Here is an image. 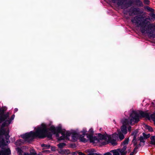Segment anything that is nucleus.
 Instances as JSON below:
<instances>
[{
	"label": "nucleus",
	"mask_w": 155,
	"mask_h": 155,
	"mask_svg": "<svg viewBox=\"0 0 155 155\" xmlns=\"http://www.w3.org/2000/svg\"><path fill=\"white\" fill-rule=\"evenodd\" d=\"M4 112V109H0V123L3 122L0 130V146L8 143L9 136L8 126L15 117V115H13L10 118L9 113L5 114Z\"/></svg>",
	"instance_id": "obj_1"
},
{
	"label": "nucleus",
	"mask_w": 155,
	"mask_h": 155,
	"mask_svg": "<svg viewBox=\"0 0 155 155\" xmlns=\"http://www.w3.org/2000/svg\"><path fill=\"white\" fill-rule=\"evenodd\" d=\"M60 130H62L60 129H58L57 130L58 132L56 133V130L54 126H51L49 128H48L46 125L42 124L40 127L37 128L35 132L31 131L29 133L22 135L21 136L26 140H32L35 137L44 138L46 136L48 130L51 131L54 134H56V135L57 136L56 134L59 132ZM57 137L58 139L59 138L58 137Z\"/></svg>",
	"instance_id": "obj_2"
},
{
	"label": "nucleus",
	"mask_w": 155,
	"mask_h": 155,
	"mask_svg": "<svg viewBox=\"0 0 155 155\" xmlns=\"http://www.w3.org/2000/svg\"><path fill=\"white\" fill-rule=\"evenodd\" d=\"M140 18L138 16L132 19L131 21L133 23L138 25L140 27L141 32L142 33H147L151 37L155 38V25L151 24L146 18L143 20H140Z\"/></svg>",
	"instance_id": "obj_3"
},
{
	"label": "nucleus",
	"mask_w": 155,
	"mask_h": 155,
	"mask_svg": "<svg viewBox=\"0 0 155 155\" xmlns=\"http://www.w3.org/2000/svg\"><path fill=\"white\" fill-rule=\"evenodd\" d=\"M149 117V114L142 111H134L131 114L130 116V121L128 119H123L121 120L123 126L121 127V131L124 134H126L127 133V127L128 125L130 124L132 125L139 121L140 117L148 118Z\"/></svg>",
	"instance_id": "obj_4"
},
{
	"label": "nucleus",
	"mask_w": 155,
	"mask_h": 155,
	"mask_svg": "<svg viewBox=\"0 0 155 155\" xmlns=\"http://www.w3.org/2000/svg\"><path fill=\"white\" fill-rule=\"evenodd\" d=\"M56 136L57 137H59L58 138V140H69V137L71 136L72 140L73 141H76L78 138L82 142H85L87 141V140L85 138H83V136L79 135L76 133H71L61 130L59 132L56 134Z\"/></svg>",
	"instance_id": "obj_5"
},
{
	"label": "nucleus",
	"mask_w": 155,
	"mask_h": 155,
	"mask_svg": "<svg viewBox=\"0 0 155 155\" xmlns=\"http://www.w3.org/2000/svg\"><path fill=\"white\" fill-rule=\"evenodd\" d=\"M87 137L89 140L90 142L93 143H97L98 142H101L102 140H106L107 137L108 139L109 137L101 134H98L97 137L96 136H93V135H87Z\"/></svg>",
	"instance_id": "obj_6"
},
{
	"label": "nucleus",
	"mask_w": 155,
	"mask_h": 155,
	"mask_svg": "<svg viewBox=\"0 0 155 155\" xmlns=\"http://www.w3.org/2000/svg\"><path fill=\"white\" fill-rule=\"evenodd\" d=\"M10 154L11 151L9 148L3 149L0 151V155H10Z\"/></svg>",
	"instance_id": "obj_7"
},
{
	"label": "nucleus",
	"mask_w": 155,
	"mask_h": 155,
	"mask_svg": "<svg viewBox=\"0 0 155 155\" xmlns=\"http://www.w3.org/2000/svg\"><path fill=\"white\" fill-rule=\"evenodd\" d=\"M58 152L59 154L62 155H68L70 153V151L67 149H60L58 150Z\"/></svg>",
	"instance_id": "obj_8"
},
{
	"label": "nucleus",
	"mask_w": 155,
	"mask_h": 155,
	"mask_svg": "<svg viewBox=\"0 0 155 155\" xmlns=\"http://www.w3.org/2000/svg\"><path fill=\"white\" fill-rule=\"evenodd\" d=\"M137 134V132H133L132 134L133 135H134V138L133 140V142L134 145H137V143L136 142V135Z\"/></svg>",
	"instance_id": "obj_9"
},
{
	"label": "nucleus",
	"mask_w": 155,
	"mask_h": 155,
	"mask_svg": "<svg viewBox=\"0 0 155 155\" xmlns=\"http://www.w3.org/2000/svg\"><path fill=\"white\" fill-rule=\"evenodd\" d=\"M87 152L89 153L87 155H95V153H94L95 151L94 149H88L86 150Z\"/></svg>",
	"instance_id": "obj_10"
},
{
	"label": "nucleus",
	"mask_w": 155,
	"mask_h": 155,
	"mask_svg": "<svg viewBox=\"0 0 155 155\" xmlns=\"http://www.w3.org/2000/svg\"><path fill=\"white\" fill-rule=\"evenodd\" d=\"M150 139L151 140L150 141V143L155 146V135L151 136Z\"/></svg>",
	"instance_id": "obj_11"
},
{
	"label": "nucleus",
	"mask_w": 155,
	"mask_h": 155,
	"mask_svg": "<svg viewBox=\"0 0 155 155\" xmlns=\"http://www.w3.org/2000/svg\"><path fill=\"white\" fill-rule=\"evenodd\" d=\"M24 142L22 140L20 139L17 140L15 143V144L17 146H19L23 143Z\"/></svg>",
	"instance_id": "obj_12"
},
{
	"label": "nucleus",
	"mask_w": 155,
	"mask_h": 155,
	"mask_svg": "<svg viewBox=\"0 0 155 155\" xmlns=\"http://www.w3.org/2000/svg\"><path fill=\"white\" fill-rule=\"evenodd\" d=\"M118 149L119 151V153L121 155H125L127 153L126 151L123 150L122 149Z\"/></svg>",
	"instance_id": "obj_13"
},
{
	"label": "nucleus",
	"mask_w": 155,
	"mask_h": 155,
	"mask_svg": "<svg viewBox=\"0 0 155 155\" xmlns=\"http://www.w3.org/2000/svg\"><path fill=\"white\" fill-rule=\"evenodd\" d=\"M136 3L138 6L142 7L143 6V3L140 0H137L136 1Z\"/></svg>",
	"instance_id": "obj_14"
},
{
	"label": "nucleus",
	"mask_w": 155,
	"mask_h": 155,
	"mask_svg": "<svg viewBox=\"0 0 155 155\" xmlns=\"http://www.w3.org/2000/svg\"><path fill=\"white\" fill-rule=\"evenodd\" d=\"M111 152H113L114 155H120L119 151L118 149L112 150Z\"/></svg>",
	"instance_id": "obj_15"
},
{
	"label": "nucleus",
	"mask_w": 155,
	"mask_h": 155,
	"mask_svg": "<svg viewBox=\"0 0 155 155\" xmlns=\"http://www.w3.org/2000/svg\"><path fill=\"white\" fill-rule=\"evenodd\" d=\"M65 145V143H62L58 144V146L59 148L60 149H61L64 147Z\"/></svg>",
	"instance_id": "obj_16"
},
{
	"label": "nucleus",
	"mask_w": 155,
	"mask_h": 155,
	"mask_svg": "<svg viewBox=\"0 0 155 155\" xmlns=\"http://www.w3.org/2000/svg\"><path fill=\"white\" fill-rule=\"evenodd\" d=\"M118 137L120 140H123L124 138V134H122L121 132L118 133Z\"/></svg>",
	"instance_id": "obj_17"
},
{
	"label": "nucleus",
	"mask_w": 155,
	"mask_h": 155,
	"mask_svg": "<svg viewBox=\"0 0 155 155\" xmlns=\"http://www.w3.org/2000/svg\"><path fill=\"white\" fill-rule=\"evenodd\" d=\"M129 142V139L128 138H127L125 139V140L124 141V142L122 143V145H125L127 146V145L128 143Z\"/></svg>",
	"instance_id": "obj_18"
},
{
	"label": "nucleus",
	"mask_w": 155,
	"mask_h": 155,
	"mask_svg": "<svg viewBox=\"0 0 155 155\" xmlns=\"http://www.w3.org/2000/svg\"><path fill=\"white\" fill-rule=\"evenodd\" d=\"M109 142L111 143V144L113 146H115L117 145V143L116 141L115 140H110Z\"/></svg>",
	"instance_id": "obj_19"
},
{
	"label": "nucleus",
	"mask_w": 155,
	"mask_h": 155,
	"mask_svg": "<svg viewBox=\"0 0 155 155\" xmlns=\"http://www.w3.org/2000/svg\"><path fill=\"white\" fill-rule=\"evenodd\" d=\"M139 11V9L138 8H134L133 9V13L134 15L136 14Z\"/></svg>",
	"instance_id": "obj_20"
},
{
	"label": "nucleus",
	"mask_w": 155,
	"mask_h": 155,
	"mask_svg": "<svg viewBox=\"0 0 155 155\" xmlns=\"http://www.w3.org/2000/svg\"><path fill=\"white\" fill-rule=\"evenodd\" d=\"M146 9L148 10L149 12H153L154 11V9H152V8L148 6H147L146 7Z\"/></svg>",
	"instance_id": "obj_21"
},
{
	"label": "nucleus",
	"mask_w": 155,
	"mask_h": 155,
	"mask_svg": "<svg viewBox=\"0 0 155 155\" xmlns=\"http://www.w3.org/2000/svg\"><path fill=\"white\" fill-rule=\"evenodd\" d=\"M143 135L144 137L146 139H147L150 136V134H146L144 133H143Z\"/></svg>",
	"instance_id": "obj_22"
},
{
	"label": "nucleus",
	"mask_w": 155,
	"mask_h": 155,
	"mask_svg": "<svg viewBox=\"0 0 155 155\" xmlns=\"http://www.w3.org/2000/svg\"><path fill=\"white\" fill-rule=\"evenodd\" d=\"M17 152L19 155H22L23 151L20 148H18Z\"/></svg>",
	"instance_id": "obj_23"
},
{
	"label": "nucleus",
	"mask_w": 155,
	"mask_h": 155,
	"mask_svg": "<svg viewBox=\"0 0 155 155\" xmlns=\"http://www.w3.org/2000/svg\"><path fill=\"white\" fill-rule=\"evenodd\" d=\"M37 153L36 152H34L33 153H25L24 155H36Z\"/></svg>",
	"instance_id": "obj_24"
},
{
	"label": "nucleus",
	"mask_w": 155,
	"mask_h": 155,
	"mask_svg": "<svg viewBox=\"0 0 155 155\" xmlns=\"http://www.w3.org/2000/svg\"><path fill=\"white\" fill-rule=\"evenodd\" d=\"M41 146L42 147H45L46 148H47V149L49 148L50 147V145H47L45 144L44 143H43V144H41Z\"/></svg>",
	"instance_id": "obj_25"
},
{
	"label": "nucleus",
	"mask_w": 155,
	"mask_h": 155,
	"mask_svg": "<svg viewBox=\"0 0 155 155\" xmlns=\"http://www.w3.org/2000/svg\"><path fill=\"white\" fill-rule=\"evenodd\" d=\"M139 140L140 142H145V141H144V138L142 136H140V137Z\"/></svg>",
	"instance_id": "obj_26"
},
{
	"label": "nucleus",
	"mask_w": 155,
	"mask_h": 155,
	"mask_svg": "<svg viewBox=\"0 0 155 155\" xmlns=\"http://www.w3.org/2000/svg\"><path fill=\"white\" fill-rule=\"evenodd\" d=\"M88 132L89 134H88V135H92L93 134V130L92 128L90 129L88 131Z\"/></svg>",
	"instance_id": "obj_27"
},
{
	"label": "nucleus",
	"mask_w": 155,
	"mask_h": 155,
	"mask_svg": "<svg viewBox=\"0 0 155 155\" xmlns=\"http://www.w3.org/2000/svg\"><path fill=\"white\" fill-rule=\"evenodd\" d=\"M151 118L153 119V120L155 122V113L152 114L150 116Z\"/></svg>",
	"instance_id": "obj_28"
},
{
	"label": "nucleus",
	"mask_w": 155,
	"mask_h": 155,
	"mask_svg": "<svg viewBox=\"0 0 155 155\" xmlns=\"http://www.w3.org/2000/svg\"><path fill=\"white\" fill-rule=\"evenodd\" d=\"M144 3L145 4L148 5L150 3V1L149 0H144Z\"/></svg>",
	"instance_id": "obj_29"
},
{
	"label": "nucleus",
	"mask_w": 155,
	"mask_h": 155,
	"mask_svg": "<svg viewBox=\"0 0 155 155\" xmlns=\"http://www.w3.org/2000/svg\"><path fill=\"white\" fill-rule=\"evenodd\" d=\"M146 127L147 129H148L150 131H153L152 128L149 126L147 125L146 126Z\"/></svg>",
	"instance_id": "obj_30"
},
{
	"label": "nucleus",
	"mask_w": 155,
	"mask_h": 155,
	"mask_svg": "<svg viewBox=\"0 0 155 155\" xmlns=\"http://www.w3.org/2000/svg\"><path fill=\"white\" fill-rule=\"evenodd\" d=\"M86 131L85 130H83L82 131L81 133H82L83 135L82 136H83V137H84V136L86 134Z\"/></svg>",
	"instance_id": "obj_31"
},
{
	"label": "nucleus",
	"mask_w": 155,
	"mask_h": 155,
	"mask_svg": "<svg viewBox=\"0 0 155 155\" xmlns=\"http://www.w3.org/2000/svg\"><path fill=\"white\" fill-rule=\"evenodd\" d=\"M111 151L110 152H107L104 154V155H112V154L111 153Z\"/></svg>",
	"instance_id": "obj_32"
},
{
	"label": "nucleus",
	"mask_w": 155,
	"mask_h": 155,
	"mask_svg": "<svg viewBox=\"0 0 155 155\" xmlns=\"http://www.w3.org/2000/svg\"><path fill=\"white\" fill-rule=\"evenodd\" d=\"M123 148H122V149L123 150L126 151V150L127 148V146H125H125L123 145Z\"/></svg>",
	"instance_id": "obj_33"
},
{
	"label": "nucleus",
	"mask_w": 155,
	"mask_h": 155,
	"mask_svg": "<svg viewBox=\"0 0 155 155\" xmlns=\"http://www.w3.org/2000/svg\"><path fill=\"white\" fill-rule=\"evenodd\" d=\"M51 150L52 151H54L55 150V147H51Z\"/></svg>",
	"instance_id": "obj_34"
},
{
	"label": "nucleus",
	"mask_w": 155,
	"mask_h": 155,
	"mask_svg": "<svg viewBox=\"0 0 155 155\" xmlns=\"http://www.w3.org/2000/svg\"><path fill=\"white\" fill-rule=\"evenodd\" d=\"M131 130V127L129 126L128 128V130L129 132H130Z\"/></svg>",
	"instance_id": "obj_35"
},
{
	"label": "nucleus",
	"mask_w": 155,
	"mask_h": 155,
	"mask_svg": "<svg viewBox=\"0 0 155 155\" xmlns=\"http://www.w3.org/2000/svg\"><path fill=\"white\" fill-rule=\"evenodd\" d=\"M79 155H84V154L82 153V152H79Z\"/></svg>",
	"instance_id": "obj_36"
},
{
	"label": "nucleus",
	"mask_w": 155,
	"mask_h": 155,
	"mask_svg": "<svg viewBox=\"0 0 155 155\" xmlns=\"http://www.w3.org/2000/svg\"><path fill=\"white\" fill-rule=\"evenodd\" d=\"M18 110V109L17 108H15L14 110V112H17Z\"/></svg>",
	"instance_id": "obj_37"
},
{
	"label": "nucleus",
	"mask_w": 155,
	"mask_h": 155,
	"mask_svg": "<svg viewBox=\"0 0 155 155\" xmlns=\"http://www.w3.org/2000/svg\"><path fill=\"white\" fill-rule=\"evenodd\" d=\"M35 152V151L34 150H31L30 151V153H33L34 152Z\"/></svg>",
	"instance_id": "obj_38"
},
{
	"label": "nucleus",
	"mask_w": 155,
	"mask_h": 155,
	"mask_svg": "<svg viewBox=\"0 0 155 155\" xmlns=\"http://www.w3.org/2000/svg\"><path fill=\"white\" fill-rule=\"evenodd\" d=\"M137 149V147H136L134 149V152H135L136 150Z\"/></svg>",
	"instance_id": "obj_39"
},
{
	"label": "nucleus",
	"mask_w": 155,
	"mask_h": 155,
	"mask_svg": "<svg viewBox=\"0 0 155 155\" xmlns=\"http://www.w3.org/2000/svg\"><path fill=\"white\" fill-rule=\"evenodd\" d=\"M44 152H48V153H49L50 152V151L49 150H45L44 151Z\"/></svg>",
	"instance_id": "obj_40"
},
{
	"label": "nucleus",
	"mask_w": 155,
	"mask_h": 155,
	"mask_svg": "<svg viewBox=\"0 0 155 155\" xmlns=\"http://www.w3.org/2000/svg\"><path fill=\"white\" fill-rule=\"evenodd\" d=\"M134 155V152H132L130 153L129 155Z\"/></svg>",
	"instance_id": "obj_41"
},
{
	"label": "nucleus",
	"mask_w": 155,
	"mask_h": 155,
	"mask_svg": "<svg viewBox=\"0 0 155 155\" xmlns=\"http://www.w3.org/2000/svg\"><path fill=\"white\" fill-rule=\"evenodd\" d=\"M95 155H102L101 154H100L99 153H95Z\"/></svg>",
	"instance_id": "obj_42"
},
{
	"label": "nucleus",
	"mask_w": 155,
	"mask_h": 155,
	"mask_svg": "<svg viewBox=\"0 0 155 155\" xmlns=\"http://www.w3.org/2000/svg\"><path fill=\"white\" fill-rule=\"evenodd\" d=\"M113 2H114H114H115V1H114V0H113Z\"/></svg>",
	"instance_id": "obj_43"
},
{
	"label": "nucleus",
	"mask_w": 155,
	"mask_h": 155,
	"mask_svg": "<svg viewBox=\"0 0 155 155\" xmlns=\"http://www.w3.org/2000/svg\"><path fill=\"white\" fill-rule=\"evenodd\" d=\"M153 15L154 16H155V15H154V14H153V15H152V16H153Z\"/></svg>",
	"instance_id": "obj_44"
},
{
	"label": "nucleus",
	"mask_w": 155,
	"mask_h": 155,
	"mask_svg": "<svg viewBox=\"0 0 155 155\" xmlns=\"http://www.w3.org/2000/svg\"><path fill=\"white\" fill-rule=\"evenodd\" d=\"M114 121L115 122V120H114Z\"/></svg>",
	"instance_id": "obj_45"
},
{
	"label": "nucleus",
	"mask_w": 155,
	"mask_h": 155,
	"mask_svg": "<svg viewBox=\"0 0 155 155\" xmlns=\"http://www.w3.org/2000/svg\"><path fill=\"white\" fill-rule=\"evenodd\" d=\"M52 155L51 154V155Z\"/></svg>",
	"instance_id": "obj_46"
}]
</instances>
